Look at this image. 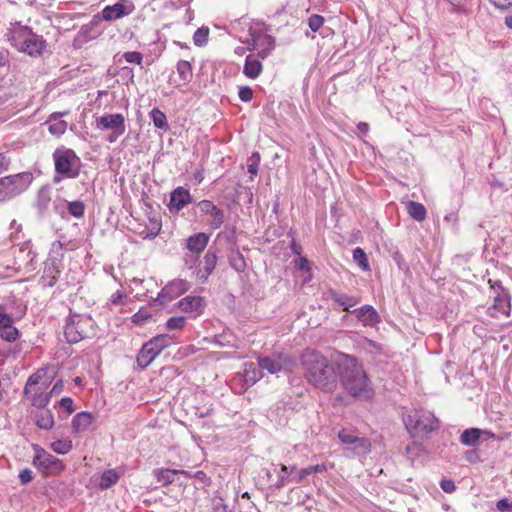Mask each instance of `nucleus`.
Instances as JSON below:
<instances>
[{
	"instance_id": "1",
	"label": "nucleus",
	"mask_w": 512,
	"mask_h": 512,
	"mask_svg": "<svg viewBox=\"0 0 512 512\" xmlns=\"http://www.w3.org/2000/svg\"><path fill=\"white\" fill-rule=\"evenodd\" d=\"M335 367L338 380L349 395L355 398L368 399L372 395L370 380L358 360L351 355L337 353Z\"/></svg>"
},
{
	"instance_id": "2",
	"label": "nucleus",
	"mask_w": 512,
	"mask_h": 512,
	"mask_svg": "<svg viewBox=\"0 0 512 512\" xmlns=\"http://www.w3.org/2000/svg\"><path fill=\"white\" fill-rule=\"evenodd\" d=\"M307 380L316 388L332 393L338 387V372L335 359L332 363L320 352L307 349L301 356Z\"/></svg>"
},
{
	"instance_id": "3",
	"label": "nucleus",
	"mask_w": 512,
	"mask_h": 512,
	"mask_svg": "<svg viewBox=\"0 0 512 512\" xmlns=\"http://www.w3.org/2000/svg\"><path fill=\"white\" fill-rule=\"evenodd\" d=\"M63 333L69 344H76L96 335V323L90 315L72 313L65 320Z\"/></svg>"
},
{
	"instance_id": "4",
	"label": "nucleus",
	"mask_w": 512,
	"mask_h": 512,
	"mask_svg": "<svg viewBox=\"0 0 512 512\" xmlns=\"http://www.w3.org/2000/svg\"><path fill=\"white\" fill-rule=\"evenodd\" d=\"M403 421L412 437L424 438L439 429V420L432 412L425 409L410 412Z\"/></svg>"
},
{
	"instance_id": "5",
	"label": "nucleus",
	"mask_w": 512,
	"mask_h": 512,
	"mask_svg": "<svg viewBox=\"0 0 512 512\" xmlns=\"http://www.w3.org/2000/svg\"><path fill=\"white\" fill-rule=\"evenodd\" d=\"M55 171L60 176H55L54 183H59L62 177L76 178L80 172V158L72 149L61 148L56 149L53 153Z\"/></svg>"
},
{
	"instance_id": "6",
	"label": "nucleus",
	"mask_w": 512,
	"mask_h": 512,
	"mask_svg": "<svg viewBox=\"0 0 512 512\" xmlns=\"http://www.w3.org/2000/svg\"><path fill=\"white\" fill-rule=\"evenodd\" d=\"M33 181L30 172H22L0 178V203L9 201L28 189Z\"/></svg>"
},
{
	"instance_id": "7",
	"label": "nucleus",
	"mask_w": 512,
	"mask_h": 512,
	"mask_svg": "<svg viewBox=\"0 0 512 512\" xmlns=\"http://www.w3.org/2000/svg\"><path fill=\"white\" fill-rule=\"evenodd\" d=\"M173 342V336L159 334L146 342L137 355V364L140 368H147L163 349L169 347Z\"/></svg>"
},
{
	"instance_id": "8",
	"label": "nucleus",
	"mask_w": 512,
	"mask_h": 512,
	"mask_svg": "<svg viewBox=\"0 0 512 512\" xmlns=\"http://www.w3.org/2000/svg\"><path fill=\"white\" fill-rule=\"evenodd\" d=\"M258 366L267 370L270 374H277L281 371L290 372L295 366L294 359L287 353H273L271 356H259Z\"/></svg>"
},
{
	"instance_id": "9",
	"label": "nucleus",
	"mask_w": 512,
	"mask_h": 512,
	"mask_svg": "<svg viewBox=\"0 0 512 512\" xmlns=\"http://www.w3.org/2000/svg\"><path fill=\"white\" fill-rule=\"evenodd\" d=\"M41 379L42 375L39 372L32 374L28 378L23 391L24 395L30 398L32 406L37 408L45 407L50 400V395L45 393L47 384L42 383L41 386L37 387Z\"/></svg>"
},
{
	"instance_id": "10",
	"label": "nucleus",
	"mask_w": 512,
	"mask_h": 512,
	"mask_svg": "<svg viewBox=\"0 0 512 512\" xmlns=\"http://www.w3.org/2000/svg\"><path fill=\"white\" fill-rule=\"evenodd\" d=\"M35 456L33 465L45 475H55L64 470L62 460L46 452L44 449L34 445Z\"/></svg>"
},
{
	"instance_id": "11",
	"label": "nucleus",
	"mask_w": 512,
	"mask_h": 512,
	"mask_svg": "<svg viewBox=\"0 0 512 512\" xmlns=\"http://www.w3.org/2000/svg\"><path fill=\"white\" fill-rule=\"evenodd\" d=\"M189 288L190 284L186 280L174 279L161 289L157 299L160 300L162 304L169 302L187 292Z\"/></svg>"
},
{
	"instance_id": "12",
	"label": "nucleus",
	"mask_w": 512,
	"mask_h": 512,
	"mask_svg": "<svg viewBox=\"0 0 512 512\" xmlns=\"http://www.w3.org/2000/svg\"><path fill=\"white\" fill-rule=\"evenodd\" d=\"M96 128L101 130L125 132V118L119 113L105 114L96 119Z\"/></svg>"
},
{
	"instance_id": "13",
	"label": "nucleus",
	"mask_w": 512,
	"mask_h": 512,
	"mask_svg": "<svg viewBox=\"0 0 512 512\" xmlns=\"http://www.w3.org/2000/svg\"><path fill=\"white\" fill-rule=\"evenodd\" d=\"M191 202L192 196L189 190L184 187H177L170 194L168 208L171 213L176 214Z\"/></svg>"
},
{
	"instance_id": "14",
	"label": "nucleus",
	"mask_w": 512,
	"mask_h": 512,
	"mask_svg": "<svg viewBox=\"0 0 512 512\" xmlns=\"http://www.w3.org/2000/svg\"><path fill=\"white\" fill-rule=\"evenodd\" d=\"M134 10V5L132 3H115L111 6H106L102 10V18L105 21H113L120 19L124 16L130 15Z\"/></svg>"
},
{
	"instance_id": "15",
	"label": "nucleus",
	"mask_w": 512,
	"mask_h": 512,
	"mask_svg": "<svg viewBox=\"0 0 512 512\" xmlns=\"http://www.w3.org/2000/svg\"><path fill=\"white\" fill-rule=\"evenodd\" d=\"M217 260V250L211 246L203 258L202 267L197 271V278L202 282L207 281L216 267Z\"/></svg>"
},
{
	"instance_id": "16",
	"label": "nucleus",
	"mask_w": 512,
	"mask_h": 512,
	"mask_svg": "<svg viewBox=\"0 0 512 512\" xmlns=\"http://www.w3.org/2000/svg\"><path fill=\"white\" fill-rule=\"evenodd\" d=\"M177 306L182 312L192 314L193 317H196L203 312L205 302L200 296H186L178 302Z\"/></svg>"
},
{
	"instance_id": "17",
	"label": "nucleus",
	"mask_w": 512,
	"mask_h": 512,
	"mask_svg": "<svg viewBox=\"0 0 512 512\" xmlns=\"http://www.w3.org/2000/svg\"><path fill=\"white\" fill-rule=\"evenodd\" d=\"M60 270L55 260H47L44 263L41 283L45 287H52L58 280Z\"/></svg>"
},
{
	"instance_id": "18",
	"label": "nucleus",
	"mask_w": 512,
	"mask_h": 512,
	"mask_svg": "<svg viewBox=\"0 0 512 512\" xmlns=\"http://www.w3.org/2000/svg\"><path fill=\"white\" fill-rule=\"evenodd\" d=\"M44 44L45 41L41 36L30 34L26 39L23 40L21 49L23 52L33 56L42 52L44 49Z\"/></svg>"
},
{
	"instance_id": "19",
	"label": "nucleus",
	"mask_w": 512,
	"mask_h": 512,
	"mask_svg": "<svg viewBox=\"0 0 512 512\" xmlns=\"http://www.w3.org/2000/svg\"><path fill=\"white\" fill-rule=\"evenodd\" d=\"M209 236L203 232L191 235L187 239L186 248L195 254H200L207 246Z\"/></svg>"
},
{
	"instance_id": "20",
	"label": "nucleus",
	"mask_w": 512,
	"mask_h": 512,
	"mask_svg": "<svg viewBox=\"0 0 512 512\" xmlns=\"http://www.w3.org/2000/svg\"><path fill=\"white\" fill-rule=\"evenodd\" d=\"M353 312L364 326H374L379 321L378 313L372 306L365 305Z\"/></svg>"
},
{
	"instance_id": "21",
	"label": "nucleus",
	"mask_w": 512,
	"mask_h": 512,
	"mask_svg": "<svg viewBox=\"0 0 512 512\" xmlns=\"http://www.w3.org/2000/svg\"><path fill=\"white\" fill-rule=\"evenodd\" d=\"M262 377V369L259 368L258 364L255 365L253 362L244 364L243 381L246 388L253 386Z\"/></svg>"
},
{
	"instance_id": "22",
	"label": "nucleus",
	"mask_w": 512,
	"mask_h": 512,
	"mask_svg": "<svg viewBox=\"0 0 512 512\" xmlns=\"http://www.w3.org/2000/svg\"><path fill=\"white\" fill-rule=\"evenodd\" d=\"M93 419V415L89 412L77 413L72 419L73 431L76 433L88 431Z\"/></svg>"
},
{
	"instance_id": "23",
	"label": "nucleus",
	"mask_w": 512,
	"mask_h": 512,
	"mask_svg": "<svg viewBox=\"0 0 512 512\" xmlns=\"http://www.w3.org/2000/svg\"><path fill=\"white\" fill-rule=\"evenodd\" d=\"M65 113H52L47 121L49 124L48 130L51 134L55 136H60L65 133L67 129V122L62 120L61 117L65 115Z\"/></svg>"
},
{
	"instance_id": "24",
	"label": "nucleus",
	"mask_w": 512,
	"mask_h": 512,
	"mask_svg": "<svg viewBox=\"0 0 512 512\" xmlns=\"http://www.w3.org/2000/svg\"><path fill=\"white\" fill-rule=\"evenodd\" d=\"M263 70L262 63L252 56H247L243 67V73L250 79L257 78Z\"/></svg>"
},
{
	"instance_id": "25",
	"label": "nucleus",
	"mask_w": 512,
	"mask_h": 512,
	"mask_svg": "<svg viewBox=\"0 0 512 512\" xmlns=\"http://www.w3.org/2000/svg\"><path fill=\"white\" fill-rule=\"evenodd\" d=\"M184 474L186 476H190L187 471L184 470H171V469H156L154 470V475L157 478L158 482L163 485L171 484L174 481V477L177 474Z\"/></svg>"
},
{
	"instance_id": "26",
	"label": "nucleus",
	"mask_w": 512,
	"mask_h": 512,
	"mask_svg": "<svg viewBox=\"0 0 512 512\" xmlns=\"http://www.w3.org/2000/svg\"><path fill=\"white\" fill-rule=\"evenodd\" d=\"M35 424L44 430H50L54 426V417L50 410H41L35 414Z\"/></svg>"
},
{
	"instance_id": "27",
	"label": "nucleus",
	"mask_w": 512,
	"mask_h": 512,
	"mask_svg": "<svg viewBox=\"0 0 512 512\" xmlns=\"http://www.w3.org/2000/svg\"><path fill=\"white\" fill-rule=\"evenodd\" d=\"M207 216L210 217L207 224L213 230L219 229L222 226V224L225 222L224 210L220 209L216 205L211 210V212L208 213Z\"/></svg>"
},
{
	"instance_id": "28",
	"label": "nucleus",
	"mask_w": 512,
	"mask_h": 512,
	"mask_svg": "<svg viewBox=\"0 0 512 512\" xmlns=\"http://www.w3.org/2000/svg\"><path fill=\"white\" fill-rule=\"evenodd\" d=\"M407 211L409 215L416 221L422 222L426 219L427 211L423 204L410 201L407 204Z\"/></svg>"
},
{
	"instance_id": "29",
	"label": "nucleus",
	"mask_w": 512,
	"mask_h": 512,
	"mask_svg": "<svg viewBox=\"0 0 512 512\" xmlns=\"http://www.w3.org/2000/svg\"><path fill=\"white\" fill-rule=\"evenodd\" d=\"M120 479L119 473L115 469H109L102 473L99 487L101 489H109L115 485Z\"/></svg>"
},
{
	"instance_id": "30",
	"label": "nucleus",
	"mask_w": 512,
	"mask_h": 512,
	"mask_svg": "<svg viewBox=\"0 0 512 512\" xmlns=\"http://www.w3.org/2000/svg\"><path fill=\"white\" fill-rule=\"evenodd\" d=\"M482 430L478 428H470L463 431L460 436V441L463 445L474 446L479 442Z\"/></svg>"
},
{
	"instance_id": "31",
	"label": "nucleus",
	"mask_w": 512,
	"mask_h": 512,
	"mask_svg": "<svg viewBox=\"0 0 512 512\" xmlns=\"http://www.w3.org/2000/svg\"><path fill=\"white\" fill-rule=\"evenodd\" d=\"M333 299L342 307L343 311H350V308L358 304L360 301L358 297L348 296L343 293H335Z\"/></svg>"
},
{
	"instance_id": "32",
	"label": "nucleus",
	"mask_w": 512,
	"mask_h": 512,
	"mask_svg": "<svg viewBox=\"0 0 512 512\" xmlns=\"http://www.w3.org/2000/svg\"><path fill=\"white\" fill-rule=\"evenodd\" d=\"M493 308L503 314H508L510 309L509 297L505 290L497 292L494 296Z\"/></svg>"
},
{
	"instance_id": "33",
	"label": "nucleus",
	"mask_w": 512,
	"mask_h": 512,
	"mask_svg": "<svg viewBox=\"0 0 512 512\" xmlns=\"http://www.w3.org/2000/svg\"><path fill=\"white\" fill-rule=\"evenodd\" d=\"M230 266L237 272H243L246 269V262L241 254V252L237 249H232L228 256Z\"/></svg>"
},
{
	"instance_id": "34",
	"label": "nucleus",
	"mask_w": 512,
	"mask_h": 512,
	"mask_svg": "<svg viewBox=\"0 0 512 512\" xmlns=\"http://www.w3.org/2000/svg\"><path fill=\"white\" fill-rule=\"evenodd\" d=\"M150 118L152 119L153 124H154V126L156 128L164 130V131H167L169 129V125H168V122H167V117L159 109L153 108L150 111Z\"/></svg>"
},
{
	"instance_id": "35",
	"label": "nucleus",
	"mask_w": 512,
	"mask_h": 512,
	"mask_svg": "<svg viewBox=\"0 0 512 512\" xmlns=\"http://www.w3.org/2000/svg\"><path fill=\"white\" fill-rule=\"evenodd\" d=\"M176 69L183 83H188L192 79V66L188 61H178Z\"/></svg>"
},
{
	"instance_id": "36",
	"label": "nucleus",
	"mask_w": 512,
	"mask_h": 512,
	"mask_svg": "<svg viewBox=\"0 0 512 512\" xmlns=\"http://www.w3.org/2000/svg\"><path fill=\"white\" fill-rule=\"evenodd\" d=\"M353 259L359 265V267L364 271L370 270V265L364 250L360 247H357L353 250Z\"/></svg>"
},
{
	"instance_id": "37",
	"label": "nucleus",
	"mask_w": 512,
	"mask_h": 512,
	"mask_svg": "<svg viewBox=\"0 0 512 512\" xmlns=\"http://www.w3.org/2000/svg\"><path fill=\"white\" fill-rule=\"evenodd\" d=\"M72 441L69 439L56 440L51 444V448L57 454H67L72 449Z\"/></svg>"
},
{
	"instance_id": "38",
	"label": "nucleus",
	"mask_w": 512,
	"mask_h": 512,
	"mask_svg": "<svg viewBox=\"0 0 512 512\" xmlns=\"http://www.w3.org/2000/svg\"><path fill=\"white\" fill-rule=\"evenodd\" d=\"M68 212L75 218H81L85 213V204L80 200L67 203Z\"/></svg>"
},
{
	"instance_id": "39",
	"label": "nucleus",
	"mask_w": 512,
	"mask_h": 512,
	"mask_svg": "<svg viewBox=\"0 0 512 512\" xmlns=\"http://www.w3.org/2000/svg\"><path fill=\"white\" fill-rule=\"evenodd\" d=\"M355 453L364 455L370 452V441L364 437H357L354 444H352Z\"/></svg>"
},
{
	"instance_id": "40",
	"label": "nucleus",
	"mask_w": 512,
	"mask_h": 512,
	"mask_svg": "<svg viewBox=\"0 0 512 512\" xmlns=\"http://www.w3.org/2000/svg\"><path fill=\"white\" fill-rule=\"evenodd\" d=\"M50 195H49V191L47 189H40L39 192H38V196H37V208L39 209L40 212H44L47 208H48V205L50 203Z\"/></svg>"
},
{
	"instance_id": "41",
	"label": "nucleus",
	"mask_w": 512,
	"mask_h": 512,
	"mask_svg": "<svg viewBox=\"0 0 512 512\" xmlns=\"http://www.w3.org/2000/svg\"><path fill=\"white\" fill-rule=\"evenodd\" d=\"M208 35H209L208 28H205V27L198 28L194 32V35H193L194 44L199 47L205 45L208 41Z\"/></svg>"
},
{
	"instance_id": "42",
	"label": "nucleus",
	"mask_w": 512,
	"mask_h": 512,
	"mask_svg": "<svg viewBox=\"0 0 512 512\" xmlns=\"http://www.w3.org/2000/svg\"><path fill=\"white\" fill-rule=\"evenodd\" d=\"M296 469L295 466L288 467L284 464L281 465L278 481L275 484L277 489H282L286 485V479L288 478V474L292 473Z\"/></svg>"
},
{
	"instance_id": "43",
	"label": "nucleus",
	"mask_w": 512,
	"mask_h": 512,
	"mask_svg": "<svg viewBox=\"0 0 512 512\" xmlns=\"http://www.w3.org/2000/svg\"><path fill=\"white\" fill-rule=\"evenodd\" d=\"M0 336L7 342H14L19 337V331L13 325L0 330Z\"/></svg>"
},
{
	"instance_id": "44",
	"label": "nucleus",
	"mask_w": 512,
	"mask_h": 512,
	"mask_svg": "<svg viewBox=\"0 0 512 512\" xmlns=\"http://www.w3.org/2000/svg\"><path fill=\"white\" fill-rule=\"evenodd\" d=\"M259 162H260V154L258 152H253L247 161V169H248V172L252 176L257 175Z\"/></svg>"
},
{
	"instance_id": "45",
	"label": "nucleus",
	"mask_w": 512,
	"mask_h": 512,
	"mask_svg": "<svg viewBox=\"0 0 512 512\" xmlns=\"http://www.w3.org/2000/svg\"><path fill=\"white\" fill-rule=\"evenodd\" d=\"M357 437L358 436L355 435L353 431H350L348 429H341L338 432L339 440L341 441V443L346 444V445L354 444Z\"/></svg>"
},
{
	"instance_id": "46",
	"label": "nucleus",
	"mask_w": 512,
	"mask_h": 512,
	"mask_svg": "<svg viewBox=\"0 0 512 512\" xmlns=\"http://www.w3.org/2000/svg\"><path fill=\"white\" fill-rule=\"evenodd\" d=\"M186 318L183 316L171 317L166 322V327L169 330H180L184 327Z\"/></svg>"
},
{
	"instance_id": "47",
	"label": "nucleus",
	"mask_w": 512,
	"mask_h": 512,
	"mask_svg": "<svg viewBox=\"0 0 512 512\" xmlns=\"http://www.w3.org/2000/svg\"><path fill=\"white\" fill-rule=\"evenodd\" d=\"M126 298L127 295L123 290H117L110 296L109 303L115 306L124 305Z\"/></svg>"
},
{
	"instance_id": "48",
	"label": "nucleus",
	"mask_w": 512,
	"mask_h": 512,
	"mask_svg": "<svg viewBox=\"0 0 512 512\" xmlns=\"http://www.w3.org/2000/svg\"><path fill=\"white\" fill-rule=\"evenodd\" d=\"M123 58L128 63H135V64L140 65L143 60V55H142V53H140L138 51H128L123 54Z\"/></svg>"
},
{
	"instance_id": "49",
	"label": "nucleus",
	"mask_w": 512,
	"mask_h": 512,
	"mask_svg": "<svg viewBox=\"0 0 512 512\" xmlns=\"http://www.w3.org/2000/svg\"><path fill=\"white\" fill-rule=\"evenodd\" d=\"M324 23V18L320 15H312L308 19V25L313 32L318 31Z\"/></svg>"
},
{
	"instance_id": "50",
	"label": "nucleus",
	"mask_w": 512,
	"mask_h": 512,
	"mask_svg": "<svg viewBox=\"0 0 512 512\" xmlns=\"http://www.w3.org/2000/svg\"><path fill=\"white\" fill-rule=\"evenodd\" d=\"M422 451V445L417 442H413L406 446V454L410 459H414Z\"/></svg>"
},
{
	"instance_id": "51",
	"label": "nucleus",
	"mask_w": 512,
	"mask_h": 512,
	"mask_svg": "<svg viewBox=\"0 0 512 512\" xmlns=\"http://www.w3.org/2000/svg\"><path fill=\"white\" fill-rule=\"evenodd\" d=\"M239 98L243 102H249L253 98V90L249 86H242L239 89Z\"/></svg>"
},
{
	"instance_id": "52",
	"label": "nucleus",
	"mask_w": 512,
	"mask_h": 512,
	"mask_svg": "<svg viewBox=\"0 0 512 512\" xmlns=\"http://www.w3.org/2000/svg\"><path fill=\"white\" fill-rule=\"evenodd\" d=\"M18 477L21 484H28L33 480V472L29 468H24L20 471Z\"/></svg>"
},
{
	"instance_id": "53",
	"label": "nucleus",
	"mask_w": 512,
	"mask_h": 512,
	"mask_svg": "<svg viewBox=\"0 0 512 512\" xmlns=\"http://www.w3.org/2000/svg\"><path fill=\"white\" fill-rule=\"evenodd\" d=\"M215 204L210 200H201L197 203V207L199 208L200 212H202L205 215H208L209 212L214 208Z\"/></svg>"
},
{
	"instance_id": "54",
	"label": "nucleus",
	"mask_w": 512,
	"mask_h": 512,
	"mask_svg": "<svg viewBox=\"0 0 512 512\" xmlns=\"http://www.w3.org/2000/svg\"><path fill=\"white\" fill-rule=\"evenodd\" d=\"M496 507L501 512H512V501L510 502L508 499H500Z\"/></svg>"
},
{
	"instance_id": "55",
	"label": "nucleus",
	"mask_w": 512,
	"mask_h": 512,
	"mask_svg": "<svg viewBox=\"0 0 512 512\" xmlns=\"http://www.w3.org/2000/svg\"><path fill=\"white\" fill-rule=\"evenodd\" d=\"M59 405L61 408L65 409L68 414L74 412L73 400L70 397H64L60 400Z\"/></svg>"
},
{
	"instance_id": "56",
	"label": "nucleus",
	"mask_w": 512,
	"mask_h": 512,
	"mask_svg": "<svg viewBox=\"0 0 512 512\" xmlns=\"http://www.w3.org/2000/svg\"><path fill=\"white\" fill-rule=\"evenodd\" d=\"M440 487L446 493H452L456 489L454 482L450 479H442L440 482Z\"/></svg>"
},
{
	"instance_id": "57",
	"label": "nucleus",
	"mask_w": 512,
	"mask_h": 512,
	"mask_svg": "<svg viewBox=\"0 0 512 512\" xmlns=\"http://www.w3.org/2000/svg\"><path fill=\"white\" fill-rule=\"evenodd\" d=\"M309 475H312L311 472H310V469L309 467H306V468H303L302 470L299 471V473L297 474V476L291 478L292 481L296 482V483H301L303 482L306 477H308Z\"/></svg>"
},
{
	"instance_id": "58",
	"label": "nucleus",
	"mask_w": 512,
	"mask_h": 512,
	"mask_svg": "<svg viewBox=\"0 0 512 512\" xmlns=\"http://www.w3.org/2000/svg\"><path fill=\"white\" fill-rule=\"evenodd\" d=\"M213 512H227V506L222 498H216L213 500Z\"/></svg>"
},
{
	"instance_id": "59",
	"label": "nucleus",
	"mask_w": 512,
	"mask_h": 512,
	"mask_svg": "<svg viewBox=\"0 0 512 512\" xmlns=\"http://www.w3.org/2000/svg\"><path fill=\"white\" fill-rule=\"evenodd\" d=\"M10 165V159L4 154L0 153V174L6 172Z\"/></svg>"
},
{
	"instance_id": "60",
	"label": "nucleus",
	"mask_w": 512,
	"mask_h": 512,
	"mask_svg": "<svg viewBox=\"0 0 512 512\" xmlns=\"http://www.w3.org/2000/svg\"><path fill=\"white\" fill-rule=\"evenodd\" d=\"M218 239H225L227 242L232 243L235 239V232L232 230L230 232L222 231L217 235Z\"/></svg>"
},
{
	"instance_id": "61",
	"label": "nucleus",
	"mask_w": 512,
	"mask_h": 512,
	"mask_svg": "<svg viewBox=\"0 0 512 512\" xmlns=\"http://www.w3.org/2000/svg\"><path fill=\"white\" fill-rule=\"evenodd\" d=\"M10 325H12L11 317L6 313L0 312V330Z\"/></svg>"
},
{
	"instance_id": "62",
	"label": "nucleus",
	"mask_w": 512,
	"mask_h": 512,
	"mask_svg": "<svg viewBox=\"0 0 512 512\" xmlns=\"http://www.w3.org/2000/svg\"><path fill=\"white\" fill-rule=\"evenodd\" d=\"M490 2L500 9H507L512 5V0H490Z\"/></svg>"
},
{
	"instance_id": "63",
	"label": "nucleus",
	"mask_w": 512,
	"mask_h": 512,
	"mask_svg": "<svg viewBox=\"0 0 512 512\" xmlns=\"http://www.w3.org/2000/svg\"><path fill=\"white\" fill-rule=\"evenodd\" d=\"M63 386H64V385H63V381H62V380L57 381V382L53 385V387H52V389H51V391H50L49 395L59 394V393L63 390Z\"/></svg>"
},
{
	"instance_id": "64",
	"label": "nucleus",
	"mask_w": 512,
	"mask_h": 512,
	"mask_svg": "<svg viewBox=\"0 0 512 512\" xmlns=\"http://www.w3.org/2000/svg\"><path fill=\"white\" fill-rule=\"evenodd\" d=\"M311 474L322 473L326 470V466L324 464H317L308 466Z\"/></svg>"
}]
</instances>
